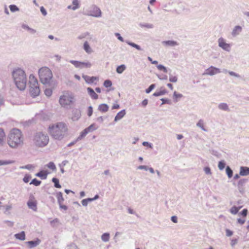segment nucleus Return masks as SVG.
<instances>
[{
  "instance_id": "f257e3e1",
  "label": "nucleus",
  "mask_w": 249,
  "mask_h": 249,
  "mask_svg": "<svg viewBox=\"0 0 249 249\" xmlns=\"http://www.w3.org/2000/svg\"><path fill=\"white\" fill-rule=\"evenodd\" d=\"M68 127L66 124L59 122L50 126L49 131L51 136L56 140L61 141L68 133Z\"/></svg>"
},
{
  "instance_id": "f03ea898",
  "label": "nucleus",
  "mask_w": 249,
  "mask_h": 249,
  "mask_svg": "<svg viewBox=\"0 0 249 249\" xmlns=\"http://www.w3.org/2000/svg\"><path fill=\"white\" fill-rule=\"evenodd\" d=\"M12 77L17 87L20 90L25 89L27 84L26 74L22 69L19 68H15L12 72Z\"/></svg>"
},
{
  "instance_id": "7ed1b4c3",
  "label": "nucleus",
  "mask_w": 249,
  "mask_h": 249,
  "mask_svg": "<svg viewBox=\"0 0 249 249\" xmlns=\"http://www.w3.org/2000/svg\"><path fill=\"white\" fill-rule=\"evenodd\" d=\"M21 132L18 128H13L9 133L8 143L12 148H16L23 144Z\"/></svg>"
},
{
  "instance_id": "20e7f679",
  "label": "nucleus",
  "mask_w": 249,
  "mask_h": 249,
  "mask_svg": "<svg viewBox=\"0 0 249 249\" xmlns=\"http://www.w3.org/2000/svg\"><path fill=\"white\" fill-rule=\"evenodd\" d=\"M49 136L41 132H36L34 136L33 142L37 147H44L49 143Z\"/></svg>"
},
{
  "instance_id": "39448f33",
  "label": "nucleus",
  "mask_w": 249,
  "mask_h": 249,
  "mask_svg": "<svg viewBox=\"0 0 249 249\" xmlns=\"http://www.w3.org/2000/svg\"><path fill=\"white\" fill-rule=\"evenodd\" d=\"M40 80L43 85L50 86L53 77L52 71L47 67H43L39 70Z\"/></svg>"
},
{
  "instance_id": "423d86ee",
  "label": "nucleus",
  "mask_w": 249,
  "mask_h": 249,
  "mask_svg": "<svg viewBox=\"0 0 249 249\" xmlns=\"http://www.w3.org/2000/svg\"><path fill=\"white\" fill-rule=\"evenodd\" d=\"M74 95L72 92L69 91H65L63 92L59 99V102L61 107L68 108L73 102Z\"/></svg>"
},
{
  "instance_id": "0eeeda50",
  "label": "nucleus",
  "mask_w": 249,
  "mask_h": 249,
  "mask_svg": "<svg viewBox=\"0 0 249 249\" xmlns=\"http://www.w3.org/2000/svg\"><path fill=\"white\" fill-rule=\"evenodd\" d=\"M30 93L32 97L35 98L38 96L40 90L37 79L33 74L29 76Z\"/></svg>"
},
{
  "instance_id": "6e6552de",
  "label": "nucleus",
  "mask_w": 249,
  "mask_h": 249,
  "mask_svg": "<svg viewBox=\"0 0 249 249\" xmlns=\"http://www.w3.org/2000/svg\"><path fill=\"white\" fill-rule=\"evenodd\" d=\"M84 14L87 16L99 18L102 16V12L98 7L93 4L86 10Z\"/></svg>"
},
{
  "instance_id": "1a4fd4ad",
  "label": "nucleus",
  "mask_w": 249,
  "mask_h": 249,
  "mask_svg": "<svg viewBox=\"0 0 249 249\" xmlns=\"http://www.w3.org/2000/svg\"><path fill=\"white\" fill-rule=\"evenodd\" d=\"M114 35L116 37H117L118 39L121 42H125L126 43H127L128 45H130V46L134 47L136 48L137 50L139 51L142 50V48L139 45H137L133 42H130L129 40H124L123 38V37L121 36V35L119 33H115L114 34Z\"/></svg>"
},
{
  "instance_id": "9d476101",
  "label": "nucleus",
  "mask_w": 249,
  "mask_h": 249,
  "mask_svg": "<svg viewBox=\"0 0 249 249\" xmlns=\"http://www.w3.org/2000/svg\"><path fill=\"white\" fill-rule=\"evenodd\" d=\"M248 182V179L242 178L240 179L237 183V186L239 192L242 194H244L245 192V185Z\"/></svg>"
},
{
  "instance_id": "9b49d317",
  "label": "nucleus",
  "mask_w": 249,
  "mask_h": 249,
  "mask_svg": "<svg viewBox=\"0 0 249 249\" xmlns=\"http://www.w3.org/2000/svg\"><path fill=\"white\" fill-rule=\"evenodd\" d=\"M218 46L221 48L223 50L227 52H230L231 51V45L225 42V40L223 37H220L218 39Z\"/></svg>"
},
{
  "instance_id": "f8f14e48",
  "label": "nucleus",
  "mask_w": 249,
  "mask_h": 249,
  "mask_svg": "<svg viewBox=\"0 0 249 249\" xmlns=\"http://www.w3.org/2000/svg\"><path fill=\"white\" fill-rule=\"evenodd\" d=\"M220 72L221 71L219 69L213 66H211L210 68L205 70V71L203 73V75L212 76Z\"/></svg>"
},
{
  "instance_id": "ddd939ff",
  "label": "nucleus",
  "mask_w": 249,
  "mask_h": 249,
  "mask_svg": "<svg viewBox=\"0 0 249 249\" xmlns=\"http://www.w3.org/2000/svg\"><path fill=\"white\" fill-rule=\"evenodd\" d=\"M173 2H168L162 5V9L165 12H171L172 13H175L176 14H180V12L178 11L177 9L171 10V7L172 5Z\"/></svg>"
},
{
  "instance_id": "4468645a",
  "label": "nucleus",
  "mask_w": 249,
  "mask_h": 249,
  "mask_svg": "<svg viewBox=\"0 0 249 249\" xmlns=\"http://www.w3.org/2000/svg\"><path fill=\"white\" fill-rule=\"evenodd\" d=\"M81 113L80 109L74 108L72 110L71 119L73 121H76L81 117Z\"/></svg>"
},
{
  "instance_id": "2eb2a0df",
  "label": "nucleus",
  "mask_w": 249,
  "mask_h": 249,
  "mask_svg": "<svg viewBox=\"0 0 249 249\" xmlns=\"http://www.w3.org/2000/svg\"><path fill=\"white\" fill-rule=\"evenodd\" d=\"M41 242V240L36 238V240H32L26 242V243L28 245L29 247L31 249L35 248L38 246Z\"/></svg>"
},
{
  "instance_id": "dca6fc26",
  "label": "nucleus",
  "mask_w": 249,
  "mask_h": 249,
  "mask_svg": "<svg viewBox=\"0 0 249 249\" xmlns=\"http://www.w3.org/2000/svg\"><path fill=\"white\" fill-rule=\"evenodd\" d=\"M82 77L85 80L86 82L88 84H92L94 82L95 80H97L98 79V77L95 76L90 77L85 74L82 75Z\"/></svg>"
},
{
  "instance_id": "f3484780",
  "label": "nucleus",
  "mask_w": 249,
  "mask_h": 249,
  "mask_svg": "<svg viewBox=\"0 0 249 249\" xmlns=\"http://www.w3.org/2000/svg\"><path fill=\"white\" fill-rule=\"evenodd\" d=\"M242 28L241 26L239 25L235 26L232 31L231 35L232 36L235 37L239 35L242 32Z\"/></svg>"
},
{
  "instance_id": "a211bd4d",
  "label": "nucleus",
  "mask_w": 249,
  "mask_h": 249,
  "mask_svg": "<svg viewBox=\"0 0 249 249\" xmlns=\"http://www.w3.org/2000/svg\"><path fill=\"white\" fill-rule=\"evenodd\" d=\"M239 175L242 176H246L249 175V167L247 166H241L240 168Z\"/></svg>"
},
{
  "instance_id": "6ab92c4d",
  "label": "nucleus",
  "mask_w": 249,
  "mask_h": 249,
  "mask_svg": "<svg viewBox=\"0 0 249 249\" xmlns=\"http://www.w3.org/2000/svg\"><path fill=\"white\" fill-rule=\"evenodd\" d=\"M49 173L47 171L41 170L36 174V176L42 179H46Z\"/></svg>"
},
{
  "instance_id": "aec40b11",
  "label": "nucleus",
  "mask_w": 249,
  "mask_h": 249,
  "mask_svg": "<svg viewBox=\"0 0 249 249\" xmlns=\"http://www.w3.org/2000/svg\"><path fill=\"white\" fill-rule=\"evenodd\" d=\"M125 113L126 112L125 109H123L119 112L115 117L114 121L117 122L118 121L121 120L125 115Z\"/></svg>"
},
{
  "instance_id": "412c9836",
  "label": "nucleus",
  "mask_w": 249,
  "mask_h": 249,
  "mask_svg": "<svg viewBox=\"0 0 249 249\" xmlns=\"http://www.w3.org/2000/svg\"><path fill=\"white\" fill-rule=\"evenodd\" d=\"M28 207L34 211L37 210V203L36 201L29 200L27 202Z\"/></svg>"
},
{
  "instance_id": "4be33fe9",
  "label": "nucleus",
  "mask_w": 249,
  "mask_h": 249,
  "mask_svg": "<svg viewBox=\"0 0 249 249\" xmlns=\"http://www.w3.org/2000/svg\"><path fill=\"white\" fill-rule=\"evenodd\" d=\"M87 91L90 96L93 99H97L98 95L95 92L94 90L91 88H88Z\"/></svg>"
},
{
  "instance_id": "5701e85b",
  "label": "nucleus",
  "mask_w": 249,
  "mask_h": 249,
  "mask_svg": "<svg viewBox=\"0 0 249 249\" xmlns=\"http://www.w3.org/2000/svg\"><path fill=\"white\" fill-rule=\"evenodd\" d=\"M162 43L165 46L171 47H174L178 45L177 41L174 40L164 41L162 42Z\"/></svg>"
},
{
  "instance_id": "b1692460",
  "label": "nucleus",
  "mask_w": 249,
  "mask_h": 249,
  "mask_svg": "<svg viewBox=\"0 0 249 249\" xmlns=\"http://www.w3.org/2000/svg\"><path fill=\"white\" fill-rule=\"evenodd\" d=\"M109 107L106 104H102L98 107V109L102 112H106L108 110Z\"/></svg>"
},
{
  "instance_id": "393cba45",
  "label": "nucleus",
  "mask_w": 249,
  "mask_h": 249,
  "mask_svg": "<svg viewBox=\"0 0 249 249\" xmlns=\"http://www.w3.org/2000/svg\"><path fill=\"white\" fill-rule=\"evenodd\" d=\"M218 107L220 110L230 111V108L229 107V106L228 104L226 103H222L219 104L218 106Z\"/></svg>"
},
{
  "instance_id": "a878e982",
  "label": "nucleus",
  "mask_w": 249,
  "mask_h": 249,
  "mask_svg": "<svg viewBox=\"0 0 249 249\" xmlns=\"http://www.w3.org/2000/svg\"><path fill=\"white\" fill-rule=\"evenodd\" d=\"M15 237L16 239L20 240H24L25 239V233L24 231H22L20 233H16L15 234Z\"/></svg>"
},
{
  "instance_id": "bb28decb",
  "label": "nucleus",
  "mask_w": 249,
  "mask_h": 249,
  "mask_svg": "<svg viewBox=\"0 0 249 249\" xmlns=\"http://www.w3.org/2000/svg\"><path fill=\"white\" fill-rule=\"evenodd\" d=\"M56 196L57 197L58 204H60V203H62L64 200L62 193L61 192H57Z\"/></svg>"
},
{
  "instance_id": "cd10ccee",
  "label": "nucleus",
  "mask_w": 249,
  "mask_h": 249,
  "mask_svg": "<svg viewBox=\"0 0 249 249\" xmlns=\"http://www.w3.org/2000/svg\"><path fill=\"white\" fill-rule=\"evenodd\" d=\"M126 66L124 64H122L117 67L116 72L119 74H121L126 69Z\"/></svg>"
},
{
  "instance_id": "c85d7f7f",
  "label": "nucleus",
  "mask_w": 249,
  "mask_h": 249,
  "mask_svg": "<svg viewBox=\"0 0 249 249\" xmlns=\"http://www.w3.org/2000/svg\"><path fill=\"white\" fill-rule=\"evenodd\" d=\"M178 7L181 9V10H178V12H180V13L181 12H187L189 11V9L187 8H186V6L184 4L182 3H178Z\"/></svg>"
},
{
  "instance_id": "c756f323",
  "label": "nucleus",
  "mask_w": 249,
  "mask_h": 249,
  "mask_svg": "<svg viewBox=\"0 0 249 249\" xmlns=\"http://www.w3.org/2000/svg\"><path fill=\"white\" fill-rule=\"evenodd\" d=\"M110 234L108 232L103 233L101 236L102 240L104 242H108L109 240Z\"/></svg>"
},
{
  "instance_id": "7c9ffc66",
  "label": "nucleus",
  "mask_w": 249,
  "mask_h": 249,
  "mask_svg": "<svg viewBox=\"0 0 249 249\" xmlns=\"http://www.w3.org/2000/svg\"><path fill=\"white\" fill-rule=\"evenodd\" d=\"M167 93V91L165 89H163L162 90H160L159 91H156L155 93H153V96H159L161 95H164L165 94Z\"/></svg>"
},
{
  "instance_id": "2f4dec72",
  "label": "nucleus",
  "mask_w": 249,
  "mask_h": 249,
  "mask_svg": "<svg viewBox=\"0 0 249 249\" xmlns=\"http://www.w3.org/2000/svg\"><path fill=\"white\" fill-rule=\"evenodd\" d=\"M226 173L229 178H231L233 176V171L229 166H227L226 168Z\"/></svg>"
},
{
  "instance_id": "473e14b6",
  "label": "nucleus",
  "mask_w": 249,
  "mask_h": 249,
  "mask_svg": "<svg viewBox=\"0 0 249 249\" xmlns=\"http://www.w3.org/2000/svg\"><path fill=\"white\" fill-rule=\"evenodd\" d=\"M83 48L84 50L87 53H90L91 52V49L90 47L88 42L87 41H85L84 43Z\"/></svg>"
},
{
  "instance_id": "72a5a7b5",
  "label": "nucleus",
  "mask_w": 249,
  "mask_h": 249,
  "mask_svg": "<svg viewBox=\"0 0 249 249\" xmlns=\"http://www.w3.org/2000/svg\"><path fill=\"white\" fill-rule=\"evenodd\" d=\"M52 182L54 183V186L56 188H61V185L59 183V179L56 178H52Z\"/></svg>"
},
{
  "instance_id": "f704fd0d",
  "label": "nucleus",
  "mask_w": 249,
  "mask_h": 249,
  "mask_svg": "<svg viewBox=\"0 0 249 249\" xmlns=\"http://www.w3.org/2000/svg\"><path fill=\"white\" fill-rule=\"evenodd\" d=\"M87 131L84 129L80 134L79 136L76 138L77 141H80L83 139L88 134Z\"/></svg>"
},
{
  "instance_id": "c9c22d12",
  "label": "nucleus",
  "mask_w": 249,
  "mask_h": 249,
  "mask_svg": "<svg viewBox=\"0 0 249 249\" xmlns=\"http://www.w3.org/2000/svg\"><path fill=\"white\" fill-rule=\"evenodd\" d=\"M241 206L237 207L235 206H233L230 209V212L233 214H236L238 213L239 210L241 208Z\"/></svg>"
},
{
  "instance_id": "e433bc0d",
  "label": "nucleus",
  "mask_w": 249,
  "mask_h": 249,
  "mask_svg": "<svg viewBox=\"0 0 249 249\" xmlns=\"http://www.w3.org/2000/svg\"><path fill=\"white\" fill-rule=\"evenodd\" d=\"M182 97L183 95L182 94L178 93L177 91H175L173 93V99L175 102H177L178 101V99Z\"/></svg>"
},
{
  "instance_id": "4c0bfd02",
  "label": "nucleus",
  "mask_w": 249,
  "mask_h": 249,
  "mask_svg": "<svg viewBox=\"0 0 249 249\" xmlns=\"http://www.w3.org/2000/svg\"><path fill=\"white\" fill-rule=\"evenodd\" d=\"M139 26L142 28H146L148 29H152L154 28V25L151 23H140Z\"/></svg>"
},
{
  "instance_id": "58836bf2",
  "label": "nucleus",
  "mask_w": 249,
  "mask_h": 249,
  "mask_svg": "<svg viewBox=\"0 0 249 249\" xmlns=\"http://www.w3.org/2000/svg\"><path fill=\"white\" fill-rule=\"evenodd\" d=\"M196 126L201 128L204 131H207V130L204 127L203 124V121L202 119L199 120L196 124Z\"/></svg>"
},
{
  "instance_id": "ea45409f",
  "label": "nucleus",
  "mask_w": 249,
  "mask_h": 249,
  "mask_svg": "<svg viewBox=\"0 0 249 249\" xmlns=\"http://www.w3.org/2000/svg\"><path fill=\"white\" fill-rule=\"evenodd\" d=\"M14 162V160H0V166L12 164Z\"/></svg>"
},
{
  "instance_id": "a19ab883",
  "label": "nucleus",
  "mask_w": 249,
  "mask_h": 249,
  "mask_svg": "<svg viewBox=\"0 0 249 249\" xmlns=\"http://www.w3.org/2000/svg\"><path fill=\"white\" fill-rule=\"evenodd\" d=\"M69 62L73 64L76 68H81V62L76 61V60H71L69 61Z\"/></svg>"
},
{
  "instance_id": "79ce46f5",
  "label": "nucleus",
  "mask_w": 249,
  "mask_h": 249,
  "mask_svg": "<svg viewBox=\"0 0 249 249\" xmlns=\"http://www.w3.org/2000/svg\"><path fill=\"white\" fill-rule=\"evenodd\" d=\"M41 181L37 179L36 178H34L30 182V184H33L35 186H38L41 184Z\"/></svg>"
},
{
  "instance_id": "37998d69",
  "label": "nucleus",
  "mask_w": 249,
  "mask_h": 249,
  "mask_svg": "<svg viewBox=\"0 0 249 249\" xmlns=\"http://www.w3.org/2000/svg\"><path fill=\"white\" fill-rule=\"evenodd\" d=\"M73 5V10H76L79 8V0H73L72 2Z\"/></svg>"
},
{
  "instance_id": "c03bdc74",
  "label": "nucleus",
  "mask_w": 249,
  "mask_h": 249,
  "mask_svg": "<svg viewBox=\"0 0 249 249\" xmlns=\"http://www.w3.org/2000/svg\"><path fill=\"white\" fill-rule=\"evenodd\" d=\"M157 67L159 70L162 71L164 72L167 73L168 71L167 68L161 64L158 65Z\"/></svg>"
},
{
  "instance_id": "a18cd8bd",
  "label": "nucleus",
  "mask_w": 249,
  "mask_h": 249,
  "mask_svg": "<svg viewBox=\"0 0 249 249\" xmlns=\"http://www.w3.org/2000/svg\"><path fill=\"white\" fill-rule=\"evenodd\" d=\"M46 166L49 168V169L52 170L53 171H54V170H56V166H55V165L54 164V163L52 162V161H51L50 162H49L47 165H46Z\"/></svg>"
},
{
  "instance_id": "49530a36",
  "label": "nucleus",
  "mask_w": 249,
  "mask_h": 249,
  "mask_svg": "<svg viewBox=\"0 0 249 249\" xmlns=\"http://www.w3.org/2000/svg\"><path fill=\"white\" fill-rule=\"evenodd\" d=\"M9 8L12 12H15L19 10V8L15 4H11L9 5Z\"/></svg>"
},
{
  "instance_id": "de8ad7c7",
  "label": "nucleus",
  "mask_w": 249,
  "mask_h": 249,
  "mask_svg": "<svg viewBox=\"0 0 249 249\" xmlns=\"http://www.w3.org/2000/svg\"><path fill=\"white\" fill-rule=\"evenodd\" d=\"M226 163L224 160H221L219 161L218 167L220 170H222L225 167Z\"/></svg>"
},
{
  "instance_id": "09e8293b",
  "label": "nucleus",
  "mask_w": 249,
  "mask_h": 249,
  "mask_svg": "<svg viewBox=\"0 0 249 249\" xmlns=\"http://www.w3.org/2000/svg\"><path fill=\"white\" fill-rule=\"evenodd\" d=\"M4 136H5V134L3 131V130L2 128H0V144H2Z\"/></svg>"
},
{
  "instance_id": "8fccbe9b",
  "label": "nucleus",
  "mask_w": 249,
  "mask_h": 249,
  "mask_svg": "<svg viewBox=\"0 0 249 249\" xmlns=\"http://www.w3.org/2000/svg\"><path fill=\"white\" fill-rule=\"evenodd\" d=\"M92 202L91 198L84 199L82 200L81 203L83 206H87L89 202Z\"/></svg>"
},
{
  "instance_id": "3c124183",
  "label": "nucleus",
  "mask_w": 249,
  "mask_h": 249,
  "mask_svg": "<svg viewBox=\"0 0 249 249\" xmlns=\"http://www.w3.org/2000/svg\"><path fill=\"white\" fill-rule=\"evenodd\" d=\"M178 77L176 76H173L171 73H169V81L170 82L175 83L178 81Z\"/></svg>"
},
{
  "instance_id": "603ef678",
  "label": "nucleus",
  "mask_w": 249,
  "mask_h": 249,
  "mask_svg": "<svg viewBox=\"0 0 249 249\" xmlns=\"http://www.w3.org/2000/svg\"><path fill=\"white\" fill-rule=\"evenodd\" d=\"M85 129L87 131L88 133H89V132L96 130V128L94 127V124H93L90 125L89 127L86 128Z\"/></svg>"
},
{
  "instance_id": "864d4df0",
  "label": "nucleus",
  "mask_w": 249,
  "mask_h": 249,
  "mask_svg": "<svg viewBox=\"0 0 249 249\" xmlns=\"http://www.w3.org/2000/svg\"><path fill=\"white\" fill-rule=\"evenodd\" d=\"M81 69L85 67V68H90L91 66V64L90 62H81Z\"/></svg>"
},
{
  "instance_id": "5fc2aeb1",
  "label": "nucleus",
  "mask_w": 249,
  "mask_h": 249,
  "mask_svg": "<svg viewBox=\"0 0 249 249\" xmlns=\"http://www.w3.org/2000/svg\"><path fill=\"white\" fill-rule=\"evenodd\" d=\"M112 82L110 80H106L104 82V86L106 88H109L112 86Z\"/></svg>"
},
{
  "instance_id": "6e6d98bb",
  "label": "nucleus",
  "mask_w": 249,
  "mask_h": 249,
  "mask_svg": "<svg viewBox=\"0 0 249 249\" xmlns=\"http://www.w3.org/2000/svg\"><path fill=\"white\" fill-rule=\"evenodd\" d=\"M155 88V84H153L149 86V87L146 89L145 92L146 93H149L154 88Z\"/></svg>"
},
{
  "instance_id": "4d7b16f0",
  "label": "nucleus",
  "mask_w": 249,
  "mask_h": 249,
  "mask_svg": "<svg viewBox=\"0 0 249 249\" xmlns=\"http://www.w3.org/2000/svg\"><path fill=\"white\" fill-rule=\"evenodd\" d=\"M160 100L162 101V103H161V105H162L165 104H169V105H171V100L168 99H167V98H161L160 99Z\"/></svg>"
},
{
  "instance_id": "13d9d810",
  "label": "nucleus",
  "mask_w": 249,
  "mask_h": 249,
  "mask_svg": "<svg viewBox=\"0 0 249 249\" xmlns=\"http://www.w3.org/2000/svg\"><path fill=\"white\" fill-rule=\"evenodd\" d=\"M52 93H53V91H52V89H46L45 90H44V93L45 94L48 96V97H50L52 94Z\"/></svg>"
},
{
  "instance_id": "bf43d9fd",
  "label": "nucleus",
  "mask_w": 249,
  "mask_h": 249,
  "mask_svg": "<svg viewBox=\"0 0 249 249\" xmlns=\"http://www.w3.org/2000/svg\"><path fill=\"white\" fill-rule=\"evenodd\" d=\"M31 178V176L29 174H26L23 178V181L25 183H28Z\"/></svg>"
},
{
  "instance_id": "052dcab7",
  "label": "nucleus",
  "mask_w": 249,
  "mask_h": 249,
  "mask_svg": "<svg viewBox=\"0 0 249 249\" xmlns=\"http://www.w3.org/2000/svg\"><path fill=\"white\" fill-rule=\"evenodd\" d=\"M34 168V166L32 164H27L25 166H20L19 167L20 169H26L28 170H31L32 169H33Z\"/></svg>"
},
{
  "instance_id": "680f3d73",
  "label": "nucleus",
  "mask_w": 249,
  "mask_h": 249,
  "mask_svg": "<svg viewBox=\"0 0 249 249\" xmlns=\"http://www.w3.org/2000/svg\"><path fill=\"white\" fill-rule=\"evenodd\" d=\"M248 211L247 209H243L240 213L239 214L242 215L243 217H246L248 214Z\"/></svg>"
},
{
  "instance_id": "e2e57ef3",
  "label": "nucleus",
  "mask_w": 249,
  "mask_h": 249,
  "mask_svg": "<svg viewBox=\"0 0 249 249\" xmlns=\"http://www.w3.org/2000/svg\"><path fill=\"white\" fill-rule=\"evenodd\" d=\"M228 73L231 76H233L236 77L237 78H240L241 77V76L239 74H238V73H236V72H235L234 71H228Z\"/></svg>"
},
{
  "instance_id": "0e129e2a",
  "label": "nucleus",
  "mask_w": 249,
  "mask_h": 249,
  "mask_svg": "<svg viewBox=\"0 0 249 249\" xmlns=\"http://www.w3.org/2000/svg\"><path fill=\"white\" fill-rule=\"evenodd\" d=\"M93 113V108L91 106H89L88 109V115L90 117Z\"/></svg>"
},
{
  "instance_id": "69168bd1",
  "label": "nucleus",
  "mask_w": 249,
  "mask_h": 249,
  "mask_svg": "<svg viewBox=\"0 0 249 249\" xmlns=\"http://www.w3.org/2000/svg\"><path fill=\"white\" fill-rule=\"evenodd\" d=\"M205 173L207 175H211L212 174L211 169L209 167H205L204 169Z\"/></svg>"
},
{
  "instance_id": "338daca9",
  "label": "nucleus",
  "mask_w": 249,
  "mask_h": 249,
  "mask_svg": "<svg viewBox=\"0 0 249 249\" xmlns=\"http://www.w3.org/2000/svg\"><path fill=\"white\" fill-rule=\"evenodd\" d=\"M226 234L228 237L231 236L233 234V232L229 229H226Z\"/></svg>"
},
{
  "instance_id": "774afa93",
  "label": "nucleus",
  "mask_w": 249,
  "mask_h": 249,
  "mask_svg": "<svg viewBox=\"0 0 249 249\" xmlns=\"http://www.w3.org/2000/svg\"><path fill=\"white\" fill-rule=\"evenodd\" d=\"M40 12H41L42 14L45 16L47 15V11L46 10V9L44 8V7L43 6H41L40 8Z\"/></svg>"
}]
</instances>
